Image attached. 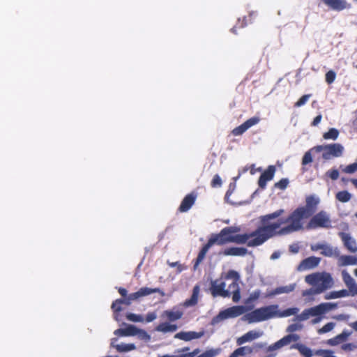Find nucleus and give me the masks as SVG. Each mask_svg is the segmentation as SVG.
<instances>
[{"instance_id":"1","label":"nucleus","mask_w":357,"mask_h":357,"mask_svg":"<svg viewBox=\"0 0 357 357\" xmlns=\"http://www.w3.org/2000/svg\"><path fill=\"white\" fill-rule=\"evenodd\" d=\"M284 213L282 208L278 209L271 213L259 217L261 226L252 231L253 239L249 242V247H257L262 245L267 240L277 236H285L281 234V225L288 223L287 218H280L276 222H270L271 220L276 219Z\"/></svg>"},{"instance_id":"2","label":"nucleus","mask_w":357,"mask_h":357,"mask_svg":"<svg viewBox=\"0 0 357 357\" xmlns=\"http://www.w3.org/2000/svg\"><path fill=\"white\" fill-rule=\"evenodd\" d=\"M298 311L299 309L298 307H290L283 311H280L278 305H270L247 313L242 317V320L248 321L249 324L257 323L274 317H287L296 314Z\"/></svg>"},{"instance_id":"3","label":"nucleus","mask_w":357,"mask_h":357,"mask_svg":"<svg viewBox=\"0 0 357 357\" xmlns=\"http://www.w3.org/2000/svg\"><path fill=\"white\" fill-rule=\"evenodd\" d=\"M241 230L239 227H227L223 228L220 233L213 234L208 242L212 246L214 244L222 245L228 243H236L238 244H247L249 247V242L253 239L252 232L236 234L232 236V234L238 233Z\"/></svg>"},{"instance_id":"4","label":"nucleus","mask_w":357,"mask_h":357,"mask_svg":"<svg viewBox=\"0 0 357 357\" xmlns=\"http://www.w3.org/2000/svg\"><path fill=\"white\" fill-rule=\"evenodd\" d=\"M118 291L123 298L115 300L111 305V309L114 312V318L117 321H119V314L123 310L122 305L129 306L133 301L138 300L142 297L149 296L155 292H159L160 289L158 288L144 287L140 288L137 291L128 295V291L125 288L119 287Z\"/></svg>"},{"instance_id":"5","label":"nucleus","mask_w":357,"mask_h":357,"mask_svg":"<svg viewBox=\"0 0 357 357\" xmlns=\"http://www.w3.org/2000/svg\"><path fill=\"white\" fill-rule=\"evenodd\" d=\"M336 303H321L316 306L304 310L300 314L296 315L294 321H303L310 317H315L312 324H316L323 319V315L337 307Z\"/></svg>"},{"instance_id":"6","label":"nucleus","mask_w":357,"mask_h":357,"mask_svg":"<svg viewBox=\"0 0 357 357\" xmlns=\"http://www.w3.org/2000/svg\"><path fill=\"white\" fill-rule=\"evenodd\" d=\"M305 280L308 284L317 287L322 293L334 285L331 275L327 272H317L307 275L305 276Z\"/></svg>"},{"instance_id":"7","label":"nucleus","mask_w":357,"mask_h":357,"mask_svg":"<svg viewBox=\"0 0 357 357\" xmlns=\"http://www.w3.org/2000/svg\"><path fill=\"white\" fill-rule=\"evenodd\" d=\"M303 211L298 207L288 216L289 224L281 228V234H290L303 229V220L308 218Z\"/></svg>"},{"instance_id":"8","label":"nucleus","mask_w":357,"mask_h":357,"mask_svg":"<svg viewBox=\"0 0 357 357\" xmlns=\"http://www.w3.org/2000/svg\"><path fill=\"white\" fill-rule=\"evenodd\" d=\"M250 310V308L243 305H235L228 307L224 310L220 311L218 315L214 317L211 320V324L216 325L223 320L231 318H236L243 314L245 312Z\"/></svg>"},{"instance_id":"9","label":"nucleus","mask_w":357,"mask_h":357,"mask_svg":"<svg viewBox=\"0 0 357 357\" xmlns=\"http://www.w3.org/2000/svg\"><path fill=\"white\" fill-rule=\"evenodd\" d=\"M314 149L317 152L323 151L322 158L324 160H330L332 157H340L344 151L343 146L337 143L317 146L314 147Z\"/></svg>"},{"instance_id":"10","label":"nucleus","mask_w":357,"mask_h":357,"mask_svg":"<svg viewBox=\"0 0 357 357\" xmlns=\"http://www.w3.org/2000/svg\"><path fill=\"white\" fill-rule=\"evenodd\" d=\"M331 223L329 215L326 212L321 211L312 218L307 227L308 229H316L318 227L329 228L331 227Z\"/></svg>"},{"instance_id":"11","label":"nucleus","mask_w":357,"mask_h":357,"mask_svg":"<svg viewBox=\"0 0 357 357\" xmlns=\"http://www.w3.org/2000/svg\"><path fill=\"white\" fill-rule=\"evenodd\" d=\"M320 199L315 195L307 196L305 199V206L299 207L304 209V213L307 217H310L317 211V206L319 204Z\"/></svg>"},{"instance_id":"12","label":"nucleus","mask_w":357,"mask_h":357,"mask_svg":"<svg viewBox=\"0 0 357 357\" xmlns=\"http://www.w3.org/2000/svg\"><path fill=\"white\" fill-rule=\"evenodd\" d=\"M226 284L224 282L218 280H212L211 282L210 291L213 297L221 296L222 298L229 297L227 291L225 290Z\"/></svg>"},{"instance_id":"13","label":"nucleus","mask_w":357,"mask_h":357,"mask_svg":"<svg viewBox=\"0 0 357 357\" xmlns=\"http://www.w3.org/2000/svg\"><path fill=\"white\" fill-rule=\"evenodd\" d=\"M275 171L276 168L274 165H269L261 174L258 181V185L261 189L264 190L266 188L267 182L273 178Z\"/></svg>"},{"instance_id":"14","label":"nucleus","mask_w":357,"mask_h":357,"mask_svg":"<svg viewBox=\"0 0 357 357\" xmlns=\"http://www.w3.org/2000/svg\"><path fill=\"white\" fill-rule=\"evenodd\" d=\"M321 261V258L312 256L303 259L298 265L297 270L298 271H303L310 270L318 266Z\"/></svg>"},{"instance_id":"15","label":"nucleus","mask_w":357,"mask_h":357,"mask_svg":"<svg viewBox=\"0 0 357 357\" xmlns=\"http://www.w3.org/2000/svg\"><path fill=\"white\" fill-rule=\"evenodd\" d=\"M342 280L348 288L347 291L349 292L351 296H357V284L354 279L350 275L347 271L342 272Z\"/></svg>"},{"instance_id":"16","label":"nucleus","mask_w":357,"mask_h":357,"mask_svg":"<svg viewBox=\"0 0 357 357\" xmlns=\"http://www.w3.org/2000/svg\"><path fill=\"white\" fill-rule=\"evenodd\" d=\"M342 280L348 288L347 291L349 292L351 296H357V284L354 279L350 275L347 271L342 272Z\"/></svg>"},{"instance_id":"17","label":"nucleus","mask_w":357,"mask_h":357,"mask_svg":"<svg viewBox=\"0 0 357 357\" xmlns=\"http://www.w3.org/2000/svg\"><path fill=\"white\" fill-rule=\"evenodd\" d=\"M339 236L341 238L345 248L351 252H357V243L351 234L345 232H340Z\"/></svg>"},{"instance_id":"18","label":"nucleus","mask_w":357,"mask_h":357,"mask_svg":"<svg viewBox=\"0 0 357 357\" xmlns=\"http://www.w3.org/2000/svg\"><path fill=\"white\" fill-rule=\"evenodd\" d=\"M322 1L330 8L336 11H341L351 7V5L346 0H322Z\"/></svg>"},{"instance_id":"19","label":"nucleus","mask_w":357,"mask_h":357,"mask_svg":"<svg viewBox=\"0 0 357 357\" xmlns=\"http://www.w3.org/2000/svg\"><path fill=\"white\" fill-rule=\"evenodd\" d=\"M197 197V194L195 192H192L185 196L180 204V212L188 211L195 203Z\"/></svg>"},{"instance_id":"20","label":"nucleus","mask_w":357,"mask_h":357,"mask_svg":"<svg viewBox=\"0 0 357 357\" xmlns=\"http://www.w3.org/2000/svg\"><path fill=\"white\" fill-rule=\"evenodd\" d=\"M263 335L264 332L261 331H250L243 335L239 337L236 340V343L238 345H242L245 342H251L254 340H256L261 337Z\"/></svg>"},{"instance_id":"21","label":"nucleus","mask_w":357,"mask_h":357,"mask_svg":"<svg viewBox=\"0 0 357 357\" xmlns=\"http://www.w3.org/2000/svg\"><path fill=\"white\" fill-rule=\"evenodd\" d=\"M351 334V331L345 329L340 334H338L333 338L328 339L327 340V344L332 347L339 345L345 342Z\"/></svg>"},{"instance_id":"22","label":"nucleus","mask_w":357,"mask_h":357,"mask_svg":"<svg viewBox=\"0 0 357 357\" xmlns=\"http://www.w3.org/2000/svg\"><path fill=\"white\" fill-rule=\"evenodd\" d=\"M229 294V297L232 295V300L234 302L237 303L241 298L240 287L238 281L232 280L228 285V288L225 289Z\"/></svg>"},{"instance_id":"23","label":"nucleus","mask_w":357,"mask_h":357,"mask_svg":"<svg viewBox=\"0 0 357 357\" xmlns=\"http://www.w3.org/2000/svg\"><path fill=\"white\" fill-rule=\"evenodd\" d=\"M140 331L133 325H128L124 328H119L114 331V334L119 336H133L139 333Z\"/></svg>"},{"instance_id":"24","label":"nucleus","mask_w":357,"mask_h":357,"mask_svg":"<svg viewBox=\"0 0 357 357\" xmlns=\"http://www.w3.org/2000/svg\"><path fill=\"white\" fill-rule=\"evenodd\" d=\"M291 342H291V339L289 334L287 335L284 337H283L282 338H281L280 340H278L276 342H275L274 344L270 345L268 347L267 351H273L280 349L282 347L289 344Z\"/></svg>"},{"instance_id":"25","label":"nucleus","mask_w":357,"mask_h":357,"mask_svg":"<svg viewBox=\"0 0 357 357\" xmlns=\"http://www.w3.org/2000/svg\"><path fill=\"white\" fill-rule=\"evenodd\" d=\"M247 253V248L237 247L229 248L222 252V254L226 256H245Z\"/></svg>"},{"instance_id":"26","label":"nucleus","mask_w":357,"mask_h":357,"mask_svg":"<svg viewBox=\"0 0 357 357\" xmlns=\"http://www.w3.org/2000/svg\"><path fill=\"white\" fill-rule=\"evenodd\" d=\"M204 335V331L200 332H195V331H188L180 332V340L184 341H190L192 340L198 339L202 337Z\"/></svg>"},{"instance_id":"27","label":"nucleus","mask_w":357,"mask_h":357,"mask_svg":"<svg viewBox=\"0 0 357 357\" xmlns=\"http://www.w3.org/2000/svg\"><path fill=\"white\" fill-rule=\"evenodd\" d=\"M155 330L163 333H172L177 330V325L165 321L164 322L158 324L156 326Z\"/></svg>"},{"instance_id":"28","label":"nucleus","mask_w":357,"mask_h":357,"mask_svg":"<svg viewBox=\"0 0 357 357\" xmlns=\"http://www.w3.org/2000/svg\"><path fill=\"white\" fill-rule=\"evenodd\" d=\"M321 254L325 257H337L340 255V251L337 248H333L329 244L324 243Z\"/></svg>"},{"instance_id":"29","label":"nucleus","mask_w":357,"mask_h":357,"mask_svg":"<svg viewBox=\"0 0 357 357\" xmlns=\"http://www.w3.org/2000/svg\"><path fill=\"white\" fill-rule=\"evenodd\" d=\"M296 284H291L287 286L279 287L270 292L268 296H273L281 294H288L293 291L295 289Z\"/></svg>"},{"instance_id":"30","label":"nucleus","mask_w":357,"mask_h":357,"mask_svg":"<svg viewBox=\"0 0 357 357\" xmlns=\"http://www.w3.org/2000/svg\"><path fill=\"white\" fill-rule=\"evenodd\" d=\"M351 296L349 294V292L347 291V289H342L340 291H331L329 293H327L324 296V298L326 300H330V299H336L339 298H344Z\"/></svg>"},{"instance_id":"31","label":"nucleus","mask_w":357,"mask_h":357,"mask_svg":"<svg viewBox=\"0 0 357 357\" xmlns=\"http://www.w3.org/2000/svg\"><path fill=\"white\" fill-rule=\"evenodd\" d=\"M340 266L357 265V258L351 255H342L337 257Z\"/></svg>"},{"instance_id":"32","label":"nucleus","mask_w":357,"mask_h":357,"mask_svg":"<svg viewBox=\"0 0 357 357\" xmlns=\"http://www.w3.org/2000/svg\"><path fill=\"white\" fill-rule=\"evenodd\" d=\"M199 293V286L196 285L193 288L192 294L190 298L186 300L184 302L183 305L185 307H190V306L195 305L198 301Z\"/></svg>"},{"instance_id":"33","label":"nucleus","mask_w":357,"mask_h":357,"mask_svg":"<svg viewBox=\"0 0 357 357\" xmlns=\"http://www.w3.org/2000/svg\"><path fill=\"white\" fill-rule=\"evenodd\" d=\"M291 349H294L298 350V351L305 357H312V350L307 347V346L302 344H294L291 346Z\"/></svg>"},{"instance_id":"34","label":"nucleus","mask_w":357,"mask_h":357,"mask_svg":"<svg viewBox=\"0 0 357 357\" xmlns=\"http://www.w3.org/2000/svg\"><path fill=\"white\" fill-rule=\"evenodd\" d=\"M161 317L164 321L172 323L178 319V312L167 310L162 314Z\"/></svg>"},{"instance_id":"35","label":"nucleus","mask_w":357,"mask_h":357,"mask_svg":"<svg viewBox=\"0 0 357 357\" xmlns=\"http://www.w3.org/2000/svg\"><path fill=\"white\" fill-rule=\"evenodd\" d=\"M211 247V245H210V243L208 242H207V243L203 246V248L199 251L198 256L197 257L196 262L194 265L195 268H196L197 266L199 264V263H201L204 260L207 252L208 251V250L210 249Z\"/></svg>"},{"instance_id":"36","label":"nucleus","mask_w":357,"mask_h":357,"mask_svg":"<svg viewBox=\"0 0 357 357\" xmlns=\"http://www.w3.org/2000/svg\"><path fill=\"white\" fill-rule=\"evenodd\" d=\"M253 352V349L249 346L241 347L232 352L234 357L245 356Z\"/></svg>"},{"instance_id":"37","label":"nucleus","mask_w":357,"mask_h":357,"mask_svg":"<svg viewBox=\"0 0 357 357\" xmlns=\"http://www.w3.org/2000/svg\"><path fill=\"white\" fill-rule=\"evenodd\" d=\"M336 199L343 203L349 202L351 199V194L347 190L338 192L335 195Z\"/></svg>"},{"instance_id":"38","label":"nucleus","mask_w":357,"mask_h":357,"mask_svg":"<svg viewBox=\"0 0 357 357\" xmlns=\"http://www.w3.org/2000/svg\"><path fill=\"white\" fill-rule=\"evenodd\" d=\"M236 183L235 182H233V183H230L229 185V188H228V190L225 194V200L226 202L231 204V205H235L236 203L231 200H230V196L232 195V193L234 192L235 189H236Z\"/></svg>"},{"instance_id":"39","label":"nucleus","mask_w":357,"mask_h":357,"mask_svg":"<svg viewBox=\"0 0 357 357\" xmlns=\"http://www.w3.org/2000/svg\"><path fill=\"white\" fill-rule=\"evenodd\" d=\"M339 135V131L336 128H330L329 130L323 135L325 139L335 140Z\"/></svg>"},{"instance_id":"40","label":"nucleus","mask_w":357,"mask_h":357,"mask_svg":"<svg viewBox=\"0 0 357 357\" xmlns=\"http://www.w3.org/2000/svg\"><path fill=\"white\" fill-rule=\"evenodd\" d=\"M221 352L220 348L217 349H210L204 352H203L202 354L197 357H215L217 356Z\"/></svg>"},{"instance_id":"41","label":"nucleus","mask_w":357,"mask_h":357,"mask_svg":"<svg viewBox=\"0 0 357 357\" xmlns=\"http://www.w3.org/2000/svg\"><path fill=\"white\" fill-rule=\"evenodd\" d=\"M116 349L119 352H127L135 349L134 344H121L116 346Z\"/></svg>"},{"instance_id":"42","label":"nucleus","mask_w":357,"mask_h":357,"mask_svg":"<svg viewBox=\"0 0 357 357\" xmlns=\"http://www.w3.org/2000/svg\"><path fill=\"white\" fill-rule=\"evenodd\" d=\"M335 326V323L334 322H328L326 324H325L322 328H319L317 331V333L319 334H324L326 333H328L333 330V328Z\"/></svg>"},{"instance_id":"43","label":"nucleus","mask_w":357,"mask_h":357,"mask_svg":"<svg viewBox=\"0 0 357 357\" xmlns=\"http://www.w3.org/2000/svg\"><path fill=\"white\" fill-rule=\"evenodd\" d=\"M260 294H261V291L259 289H257L255 291H254L253 292H252L249 297L245 301V303L246 305H248L251 303H252L253 301L257 300L259 296H260Z\"/></svg>"},{"instance_id":"44","label":"nucleus","mask_w":357,"mask_h":357,"mask_svg":"<svg viewBox=\"0 0 357 357\" xmlns=\"http://www.w3.org/2000/svg\"><path fill=\"white\" fill-rule=\"evenodd\" d=\"M126 319L128 321H133V322H143L144 318L142 315L136 314L133 313H128L126 314Z\"/></svg>"},{"instance_id":"45","label":"nucleus","mask_w":357,"mask_h":357,"mask_svg":"<svg viewBox=\"0 0 357 357\" xmlns=\"http://www.w3.org/2000/svg\"><path fill=\"white\" fill-rule=\"evenodd\" d=\"M314 150V148L305 152L302 158V165L305 166L312 162V155L311 151Z\"/></svg>"},{"instance_id":"46","label":"nucleus","mask_w":357,"mask_h":357,"mask_svg":"<svg viewBox=\"0 0 357 357\" xmlns=\"http://www.w3.org/2000/svg\"><path fill=\"white\" fill-rule=\"evenodd\" d=\"M322 291L319 290V289L317 287H313L312 288H310L309 289H307L303 292V296H313V295H317L319 294H321Z\"/></svg>"},{"instance_id":"47","label":"nucleus","mask_w":357,"mask_h":357,"mask_svg":"<svg viewBox=\"0 0 357 357\" xmlns=\"http://www.w3.org/2000/svg\"><path fill=\"white\" fill-rule=\"evenodd\" d=\"M247 130L248 128H246L245 125L243 123L241 126L235 128L232 130V134L235 136H238L244 133Z\"/></svg>"},{"instance_id":"48","label":"nucleus","mask_w":357,"mask_h":357,"mask_svg":"<svg viewBox=\"0 0 357 357\" xmlns=\"http://www.w3.org/2000/svg\"><path fill=\"white\" fill-rule=\"evenodd\" d=\"M260 121V119L257 116L252 117L244 122L246 128L249 129L252 126L257 124Z\"/></svg>"},{"instance_id":"49","label":"nucleus","mask_w":357,"mask_h":357,"mask_svg":"<svg viewBox=\"0 0 357 357\" xmlns=\"http://www.w3.org/2000/svg\"><path fill=\"white\" fill-rule=\"evenodd\" d=\"M342 171L346 174H353L357 172V162L347 165Z\"/></svg>"},{"instance_id":"50","label":"nucleus","mask_w":357,"mask_h":357,"mask_svg":"<svg viewBox=\"0 0 357 357\" xmlns=\"http://www.w3.org/2000/svg\"><path fill=\"white\" fill-rule=\"evenodd\" d=\"M303 328V325L300 324H292L288 326L286 331L289 333H293L295 331H300Z\"/></svg>"},{"instance_id":"51","label":"nucleus","mask_w":357,"mask_h":357,"mask_svg":"<svg viewBox=\"0 0 357 357\" xmlns=\"http://www.w3.org/2000/svg\"><path fill=\"white\" fill-rule=\"evenodd\" d=\"M289 184L288 178H282L278 182L275 183V187L280 190H284Z\"/></svg>"},{"instance_id":"52","label":"nucleus","mask_w":357,"mask_h":357,"mask_svg":"<svg viewBox=\"0 0 357 357\" xmlns=\"http://www.w3.org/2000/svg\"><path fill=\"white\" fill-rule=\"evenodd\" d=\"M311 95L310 94H306V95H304L295 104H294V106L296 107H301L303 105H304L309 100V98H310Z\"/></svg>"},{"instance_id":"53","label":"nucleus","mask_w":357,"mask_h":357,"mask_svg":"<svg viewBox=\"0 0 357 357\" xmlns=\"http://www.w3.org/2000/svg\"><path fill=\"white\" fill-rule=\"evenodd\" d=\"M336 77V73L333 70H329L326 74V82L328 84H332Z\"/></svg>"},{"instance_id":"54","label":"nucleus","mask_w":357,"mask_h":357,"mask_svg":"<svg viewBox=\"0 0 357 357\" xmlns=\"http://www.w3.org/2000/svg\"><path fill=\"white\" fill-rule=\"evenodd\" d=\"M222 179L220 177V176L218 174H215L211 181V185L213 188H218V187H220L222 185Z\"/></svg>"},{"instance_id":"55","label":"nucleus","mask_w":357,"mask_h":357,"mask_svg":"<svg viewBox=\"0 0 357 357\" xmlns=\"http://www.w3.org/2000/svg\"><path fill=\"white\" fill-rule=\"evenodd\" d=\"M341 349L344 351H351L357 349V345L354 343H345L342 344Z\"/></svg>"},{"instance_id":"56","label":"nucleus","mask_w":357,"mask_h":357,"mask_svg":"<svg viewBox=\"0 0 357 357\" xmlns=\"http://www.w3.org/2000/svg\"><path fill=\"white\" fill-rule=\"evenodd\" d=\"M229 279H233V280L239 281L240 275L236 271L231 270L229 271L227 275V280Z\"/></svg>"},{"instance_id":"57","label":"nucleus","mask_w":357,"mask_h":357,"mask_svg":"<svg viewBox=\"0 0 357 357\" xmlns=\"http://www.w3.org/2000/svg\"><path fill=\"white\" fill-rule=\"evenodd\" d=\"M326 175L329 176L332 180H337L339 177V172L337 169H334L329 170L326 172Z\"/></svg>"},{"instance_id":"58","label":"nucleus","mask_w":357,"mask_h":357,"mask_svg":"<svg viewBox=\"0 0 357 357\" xmlns=\"http://www.w3.org/2000/svg\"><path fill=\"white\" fill-rule=\"evenodd\" d=\"M300 247L298 243H294L289 246V252L293 254H296L299 252Z\"/></svg>"},{"instance_id":"59","label":"nucleus","mask_w":357,"mask_h":357,"mask_svg":"<svg viewBox=\"0 0 357 357\" xmlns=\"http://www.w3.org/2000/svg\"><path fill=\"white\" fill-rule=\"evenodd\" d=\"M156 317H157L156 314L154 312H149L146 316L145 321L146 322H151L153 320H155L156 319Z\"/></svg>"},{"instance_id":"60","label":"nucleus","mask_w":357,"mask_h":357,"mask_svg":"<svg viewBox=\"0 0 357 357\" xmlns=\"http://www.w3.org/2000/svg\"><path fill=\"white\" fill-rule=\"evenodd\" d=\"M200 352L199 349H195L192 352L186 354H180V357H195Z\"/></svg>"},{"instance_id":"61","label":"nucleus","mask_w":357,"mask_h":357,"mask_svg":"<svg viewBox=\"0 0 357 357\" xmlns=\"http://www.w3.org/2000/svg\"><path fill=\"white\" fill-rule=\"evenodd\" d=\"M333 318L338 321H344L347 320L349 318V315L340 314L333 317Z\"/></svg>"},{"instance_id":"62","label":"nucleus","mask_w":357,"mask_h":357,"mask_svg":"<svg viewBox=\"0 0 357 357\" xmlns=\"http://www.w3.org/2000/svg\"><path fill=\"white\" fill-rule=\"evenodd\" d=\"M324 243H316V244H312L310 246V249L312 251H318L319 250H322V248H323V246H324Z\"/></svg>"},{"instance_id":"63","label":"nucleus","mask_w":357,"mask_h":357,"mask_svg":"<svg viewBox=\"0 0 357 357\" xmlns=\"http://www.w3.org/2000/svg\"><path fill=\"white\" fill-rule=\"evenodd\" d=\"M322 119V115L321 114H319L317 115L313 120V121L312 122L311 125L312 126H317L321 121Z\"/></svg>"},{"instance_id":"64","label":"nucleus","mask_w":357,"mask_h":357,"mask_svg":"<svg viewBox=\"0 0 357 357\" xmlns=\"http://www.w3.org/2000/svg\"><path fill=\"white\" fill-rule=\"evenodd\" d=\"M281 252L280 251H275L270 257L271 260H275L280 258Z\"/></svg>"}]
</instances>
